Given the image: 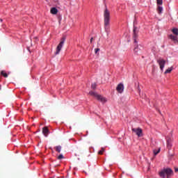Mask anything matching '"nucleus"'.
<instances>
[{
  "instance_id": "obj_12",
  "label": "nucleus",
  "mask_w": 178,
  "mask_h": 178,
  "mask_svg": "<svg viewBox=\"0 0 178 178\" xmlns=\"http://www.w3.org/2000/svg\"><path fill=\"white\" fill-rule=\"evenodd\" d=\"M50 12L51 15H56L58 13V9L55 7L51 8Z\"/></svg>"
},
{
  "instance_id": "obj_22",
  "label": "nucleus",
  "mask_w": 178,
  "mask_h": 178,
  "mask_svg": "<svg viewBox=\"0 0 178 178\" xmlns=\"http://www.w3.org/2000/svg\"><path fill=\"white\" fill-rule=\"evenodd\" d=\"M95 54H98V52H99V49H95Z\"/></svg>"
},
{
  "instance_id": "obj_20",
  "label": "nucleus",
  "mask_w": 178,
  "mask_h": 178,
  "mask_svg": "<svg viewBox=\"0 0 178 178\" xmlns=\"http://www.w3.org/2000/svg\"><path fill=\"white\" fill-rule=\"evenodd\" d=\"M162 3H163L162 0H157V5H162Z\"/></svg>"
},
{
  "instance_id": "obj_23",
  "label": "nucleus",
  "mask_w": 178,
  "mask_h": 178,
  "mask_svg": "<svg viewBox=\"0 0 178 178\" xmlns=\"http://www.w3.org/2000/svg\"><path fill=\"white\" fill-rule=\"evenodd\" d=\"M175 171L176 172H178V168H175Z\"/></svg>"
},
{
  "instance_id": "obj_21",
  "label": "nucleus",
  "mask_w": 178,
  "mask_h": 178,
  "mask_svg": "<svg viewBox=\"0 0 178 178\" xmlns=\"http://www.w3.org/2000/svg\"><path fill=\"white\" fill-rule=\"evenodd\" d=\"M91 87H92V88L93 90H95V88H97V84H96V83H92Z\"/></svg>"
},
{
  "instance_id": "obj_1",
  "label": "nucleus",
  "mask_w": 178,
  "mask_h": 178,
  "mask_svg": "<svg viewBox=\"0 0 178 178\" xmlns=\"http://www.w3.org/2000/svg\"><path fill=\"white\" fill-rule=\"evenodd\" d=\"M104 29L106 31H108L111 22V13L109 12V10H108V8H106L104 12Z\"/></svg>"
},
{
  "instance_id": "obj_8",
  "label": "nucleus",
  "mask_w": 178,
  "mask_h": 178,
  "mask_svg": "<svg viewBox=\"0 0 178 178\" xmlns=\"http://www.w3.org/2000/svg\"><path fill=\"white\" fill-rule=\"evenodd\" d=\"M116 90L118 92L122 94L123 92V90H124V86H123L122 83H119L116 88Z\"/></svg>"
},
{
  "instance_id": "obj_2",
  "label": "nucleus",
  "mask_w": 178,
  "mask_h": 178,
  "mask_svg": "<svg viewBox=\"0 0 178 178\" xmlns=\"http://www.w3.org/2000/svg\"><path fill=\"white\" fill-rule=\"evenodd\" d=\"M161 178H170L173 175V170L170 168H164L159 173Z\"/></svg>"
},
{
  "instance_id": "obj_18",
  "label": "nucleus",
  "mask_w": 178,
  "mask_h": 178,
  "mask_svg": "<svg viewBox=\"0 0 178 178\" xmlns=\"http://www.w3.org/2000/svg\"><path fill=\"white\" fill-rule=\"evenodd\" d=\"M104 151H105V149L102 148V149L98 152L99 155H102V154H104Z\"/></svg>"
},
{
  "instance_id": "obj_15",
  "label": "nucleus",
  "mask_w": 178,
  "mask_h": 178,
  "mask_svg": "<svg viewBox=\"0 0 178 178\" xmlns=\"http://www.w3.org/2000/svg\"><path fill=\"white\" fill-rule=\"evenodd\" d=\"M162 10H163V8L161 6H159L157 8L159 15H161V13H162Z\"/></svg>"
},
{
  "instance_id": "obj_17",
  "label": "nucleus",
  "mask_w": 178,
  "mask_h": 178,
  "mask_svg": "<svg viewBox=\"0 0 178 178\" xmlns=\"http://www.w3.org/2000/svg\"><path fill=\"white\" fill-rule=\"evenodd\" d=\"M161 152V148L158 149V150H154V155H158Z\"/></svg>"
},
{
  "instance_id": "obj_5",
  "label": "nucleus",
  "mask_w": 178,
  "mask_h": 178,
  "mask_svg": "<svg viewBox=\"0 0 178 178\" xmlns=\"http://www.w3.org/2000/svg\"><path fill=\"white\" fill-rule=\"evenodd\" d=\"M133 33L134 41L135 44H137V38H138V31L137 30V27L134 26Z\"/></svg>"
},
{
  "instance_id": "obj_16",
  "label": "nucleus",
  "mask_w": 178,
  "mask_h": 178,
  "mask_svg": "<svg viewBox=\"0 0 178 178\" xmlns=\"http://www.w3.org/2000/svg\"><path fill=\"white\" fill-rule=\"evenodd\" d=\"M1 76H3V77H6V78L8 77V74H6L5 71H1Z\"/></svg>"
},
{
  "instance_id": "obj_24",
  "label": "nucleus",
  "mask_w": 178,
  "mask_h": 178,
  "mask_svg": "<svg viewBox=\"0 0 178 178\" xmlns=\"http://www.w3.org/2000/svg\"><path fill=\"white\" fill-rule=\"evenodd\" d=\"M94 40V38H91L90 42H92V40Z\"/></svg>"
},
{
  "instance_id": "obj_3",
  "label": "nucleus",
  "mask_w": 178,
  "mask_h": 178,
  "mask_svg": "<svg viewBox=\"0 0 178 178\" xmlns=\"http://www.w3.org/2000/svg\"><path fill=\"white\" fill-rule=\"evenodd\" d=\"M89 95H91L92 97H95V98H97V99L98 101H100L101 102H106V99H105V97L99 95H97V93L95 92L90 91L89 92Z\"/></svg>"
},
{
  "instance_id": "obj_13",
  "label": "nucleus",
  "mask_w": 178,
  "mask_h": 178,
  "mask_svg": "<svg viewBox=\"0 0 178 178\" xmlns=\"http://www.w3.org/2000/svg\"><path fill=\"white\" fill-rule=\"evenodd\" d=\"M56 152H58V154H60V151H62V146L58 145L54 147Z\"/></svg>"
},
{
  "instance_id": "obj_10",
  "label": "nucleus",
  "mask_w": 178,
  "mask_h": 178,
  "mask_svg": "<svg viewBox=\"0 0 178 178\" xmlns=\"http://www.w3.org/2000/svg\"><path fill=\"white\" fill-rule=\"evenodd\" d=\"M42 134H44V137H48V134H49V129H48V127H43Z\"/></svg>"
},
{
  "instance_id": "obj_9",
  "label": "nucleus",
  "mask_w": 178,
  "mask_h": 178,
  "mask_svg": "<svg viewBox=\"0 0 178 178\" xmlns=\"http://www.w3.org/2000/svg\"><path fill=\"white\" fill-rule=\"evenodd\" d=\"M134 52L135 54V55H140V54H141V47H138V45H137L136 47H135L134 49Z\"/></svg>"
},
{
  "instance_id": "obj_14",
  "label": "nucleus",
  "mask_w": 178,
  "mask_h": 178,
  "mask_svg": "<svg viewBox=\"0 0 178 178\" xmlns=\"http://www.w3.org/2000/svg\"><path fill=\"white\" fill-rule=\"evenodd\" d=\"M172 70H173V67H170L168 68L165 72V74H168V73H170V72H172Z\"/></svg>"
},
{
  "instance_id": "obj_7",
  "label": "nucleus",
  "mask_w": 178,
  "mask_h": 178,
  "mask_svg": "<svg viewBox=\"0 0 178 178\" xmlns=\"http://www.w3.org/2000/svg\"><path fill=\"white\" fill-rule=\"evenodd\" d=\"M133 133H135L138 137H141L143 136V129L140 128H132Z\"/></svg>"
},
{
  "instance_id": "obj_4",
  "label": "nucleus",
  "mask_w": 178,
  "mask_h": 178,
  "mask_svg": "<svg viewBox=\"0 0 178 178\" xmlns=\"http://www.w3.org/2000/svg\"><path fill=\"white\" fill-rule=\"evenodd\" d=\"M65 41H66V38L63 37L61 39L60 42L58 44V45L56 47V55H59V52H60L62 47H63V44H65Z\"/></svg>"
},
{
  "instance_id": "obj_19",
  "label": "nucleus",
  "mask_w": 178,
  "mask_h": 178,
  "mask_svg": "<svg viewBox=\"0 0 178 178\" xmlns=\"http://www.w3.org/2000/svg\"><path fill=\"white\" fill-rule=\"evenodd\" d=\"M65 157L63 156V154H60L58 157H57V159H63Z\"/></svg>"
},
{
  "instance_id": "obj_11",
  "label": "nucleus",
  "mask_w": 178,
  "mask_h": 178,
  "mask_svg": "<svg viewBox=\"0 0 178 178\" xmlns=\"http://www.w3.org/2000/svg\"><path fill=\"white\" fill-rule=\"evenodd\" d=\"M172 138L167 139V148L168 149H170V148H172Z\"/></svg>"
},
{
  "instance_id": "obj_6",
  "label": "nucleus",
  "mask_w": 178,
  "mask_h": 178,
  "mask_svg": "<svg viewBox=\"0 0 178 178\" xmlns=\"http://www.w3.org/2000/svg\"><path fill=\"white\" fill-rule=\"evenodd\" d=\"M157 63H159L161 70H163V67H165V63H166V60H163V58H159V59H157Z\"/></svg>"
}]
</instances>
